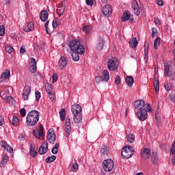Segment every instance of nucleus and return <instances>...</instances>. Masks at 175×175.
<instances>
[{
  "label": "nucleus",
  "mask_w": 175,
  "mask_h": 175,
  "mask_svg": "<svg viewBox=\"0 0 175 175\" xmlns=\"http://www.w3.org/2000/svg\"><path fill=\"white\" fill-rule=\"evenodd\" d=\"M39 121V111L36 110L31 111L26 118V122L29 126H33Z\"/></svg>",
  "instance_id": "obj_1"
},
{
  "label": "nucleus",
  "mask_w": 175,
  "mask_h": 175,
  "mask_svg": "<svg viewBox=\"0 0 175 175\" xmlns=\"http://www.w3.org/2000/svg\"><path fill=\"white\" fill-rule=\"evenodd\" d=\"M70 49L71 51L77 52L78 54L83 55L85 53V47L80 43V40H74L70 43Z\"/></svg>",
  "instance_id": "obj_2"
},
{
  "label": "nucleus",
  "mask_w": 175,
  "mask_h": 175,
  "mask_svg": "<svg viewBox=\"0 0 175 175\" xmlns=\"http://www.w3.org/2000/svg\"><path fill=\"white\" fill-rule=\"evenodd\" d=\"M152 109H151V105L149 103L146 104V109H139L137 112V116L139 121H146L148 117V113H151Z\"/></svg>",
  "instance_id": "obj_3"
},
{
  "label": "nucleus",
  "mask_w": 175,
  "mask_h": 175,
  "mask_svg": "<svg viewBox=\"0 0 175 175\" xmlns=\"http://www.w3.org/2000/svg\"><path fill=\"white\" fill-rule=\"evenodd\" d=\"M133 148L132 146H124L122 150V157H123V158H126V159H128L129 158H131V157H132V155H133Z\"/></svg>",
  "instance_id": "obj_4"
},
{
  "label": "nucleus",
  "mask_w": 175,
  "mask_h": 175,
  "mask_svg": "<svg viewBox=\"0 0 175 175\" xmlns=\"http://www.w3.org/2000/svg\"><path fill=\"white\" fill-rule=\"evenodd\" d=\"M109 70H117L118 69V60L116 57H111L107 62Z\"/></svg>",
  "instance_id": "obj_5"
},
{
  "label": "nucleus",
  "mask_w": 175,
  "mask_h": 175,
  "mask_svg": "<svg viewBox=\"0 0 175 175\" xmlns=\"http://www.w3.org/2000/svg\"><path fill=\"white\" fill-rule=\"evenodd\" d=\"M103 167L105 172H111L114 167V162L111 159L105 160L103 163Z\"/></svg>",
  "instance_id": "obj_6"
},
{
  "label": "nucleus",
  "mask_w": 175,
  "mask_h": 175,
  "mask_svg": "<svg viewBox=\"0 0 175 175\" xmlns=\"http://www.w3.org/2000/svg\"><path fill=\"white\" fill-rule=\"evenodd\" d=\"M44 128L43 127V125L40 124L39 129L37 131H35L33 132L34 135L37 139H42V140H44Z\"/></svg>",
  "instance_id": "obj_7"
},
{
  "label": "nucleus",
  "mask_w": 175,
  "mask_h": 175,
  "mask_svg": "<svg viewBox=\"0 0 175 175\" xmlns=\"http://www.w3.org/2000/svg\"><path fill=\"white\" fill-rule=\"evenodd\" d=\"M147 104L143 100H137L134 102V107L137 109V110H143V109H146Z\"/></svg>",
  "instance_id": "obj_8"
},
{
  "label": "nucleus",
  "mask_w": 175,
  "mask_h": 175,
  "mask_svg": "<svg viewBox=\"0 0 175 175\" xmlns=\"http://www.w3.org/2000/svg\"><path fill=\"white\" fill-rule=\"evenodd\" d=\"M65 132L66 137H69L70 136V133L72 132V124H70V119L66 118L65 123Z\"/></svg>",
  "instance_id": "obj_9"
},
{
  "label": "nucleus",
  "mask_w": 175,
  "mask_h": 175,
  "mask_svg": "<svg viewBox=\"0 0 175 175\" xmlns=\"http://www.w3.org/2000/svg\"><path fill=\"white\" fill-rule=\"evenodd\" d=\"M121 21L124 23L125 21H129V23H133V16L131 15L129 11H125L122 15Z\"/></svg>",
  "instance_id": "obj_10"
},
{
  "label": "nucleus",
  "mask_w": 175,
  "mask_h": 175,
  "mask_svg": "<svg viewBox=\"0 0 175 175\" xmlns=\"http://www.w3.org/2000/svg\"><path fill=\"white\" fill-rule=\"evenodd\" d=\"M131 8L133 10L134 14H135V16H139L140 7H139V3H137L136 0H133L131 1Z\"/></svg>",
  "instance_id": "obj_11"
},
{
  "label": "nucleus",
  "mask_w": 175,
  "mask_h": 175,
  "mask_svg": "<svg viewBox=\"0 0 175 175\" xmlns=\"http://www.w3.org/2000/svg\"><path fill=\"white\" fill-rule=\"evenodd\" d=\"M102 12L104 16L109 17V16L113 13L111 6L109 4L105 5L102 9Z\"/></svg>",
  "instance_id": "obj_12"
},
{
  "label": "nucleus",
  "mask_w": 175,
  "mask_h": 175,
  "mask_svg": "<svg viewBox=\"0 0 175 175\" xmlns=\"http://www.w3.org/2000/svg\"><path fill=\"white\" fill-rule=\"evenodd\" d=\"M141 156L143 159H148L151 157V151L148 148H142L141 150Z\"/></svg>",
  "instance_id": "obj_13"
},
{
  "label": "nucleus",
  "mask_w": 175,
  "mask_h": 175,
  "mask_svg": "<svg viewBox=\"0 0 175 175\" xmlns=\"http://www.w3.org/2000/svg\"><path fill=\"white\" fill-rule=\"evenodd\" d=\"M29 70L31 73L35 74L36 73V70H38V67H36V59L33 57L31 58V63L29 66Z\"/></svg>",
  "instance_id": "obj_14"
},
{
  "label": "nucleus",
  "mask_w": 175,
  "mask_h": 175,
  "mask_svg": "<svg viewBox=\"0 0 175 175\" xmlns=\"http://www.w3.org/2000/svg\"><path fill=\"white\" fill-rule=\"evenodd\" d=\"M47 150H49V144L47 142H44L42 143V146L38 149V152L40 155H44L46 152H47Z\"/></svg>",
  "instance_id": "obj_15"
},
{
  "label": "nucleus",
  "mask_w": 175,
  "mask_h": 175,
  "mask_svg": "<svg viewBox=\"0 0 175 175\" xmlns=\"http://www.w3.org/2000/svg\"><path fill=\"white\" fill-rule=\"evenodd\" d=\"M55 133H54V131L49 129L47 135V139L51 144H54L55 143Z\"/></svg>",
  "instance_id": "obj_16"
},
{
  "label": "nucleus",
  "mask_w": 175,
  "mask_h": 175,
  "mask_svg": "<svg viewBox=\"0 0 175 175\" xmlns=\"http://www.w3.org/2000/svg\"><path fill=\"white\" fill-rule=\"evenodd\" d=\"M66 65H68V61L66 60V57H62L58 62V66L59 69H61L62 70L65 69V68H66Z\"/></svg>",
  "instance_id": "obj_17"
},
{
  "label": "nucleus",
  "mask_w": 175,
  "mask_h": 175,
  "mask_svg": "<svg viewBox=\"0 0 175 175\" xmlns=\"http://www.w3.org/2000/svg\"><path fill=\"white\" fill-rule=\"evenodd\" d=\"M71 111H72V113L74 115L76 114H81V111H82V108H81V105H79V104H75L72 106L71 108Z\"/></svg>",
  "instance_id": "obj_18"
},
{
  "label": "nucleus",
  "mask_w": 175,
  "mask_h": 175,
  "mask_svg": "<svg viewBox=\"0 0 175 175\" xmlns=\"http://www.w3.org/2000/svg\"><path fill=\"white\" fill-rule=\"evenodd\" d=\"M35 25H33V23L29 22L23 26V31L25 32H31V31H33Z\"/></svg>",
  "instance_id": "obj_19"
},
{
  "label": "nucleus",
  "mask_w": 175,
  "mask_h": 175,
  "mask_svg": "<svg viewBox=\"0 0 175 175\" xmlns=\"http://www.w3.org/2000/svg\"><path fill=\"white\" fill-rule=\"evenodd\" d=\"M29 94H31V88L29 85L25 86L23 92V98L25 100H28Z\"/></svg>",
  "instance_id": "obj_20"
},
{
  "label": "nucleus",
  "mask_w": 175,
  "mask_h": 175,
  "mask_svg": "<svg viewBox=\"0 0 175 175\" xmlns=\"http://www.w3.org/2000/svg\"><path fill=\"white\" fill-rule=\"evenodd\" d=\"M0 146L4 148V150H6L8 152H13V148L12 146H9L8 143L5 141H1L0 142Z\"/></svg>",
  "instance_id": "obj_21"
},
{
  "label": "nucleus",
  "mask_w": 175,
  "mask_h": 175,
  "mask_svg": "<svg viewBox=\"0 0 175 175\" xmlns=\"http://www.w3.org/2000/svg\"><path fill=\"white\" fill-rule=\"evenodd\" d=\"M164 76L165 77H170V76H172L170 74V65L169 63L164 64Z\"/></svg>",
  "instance_id": "obj_22"
},
{
  "label": "nucleus",
  "mask_w": 175,
  "mask_h": 175,
  "mask_svg": "<svg viewBox=\"0 0 175 175\" xmlns=\"http://www.w3.org/2000/svg\"><path fill=\"white\" fill-rule=\"evenodd\" d=\"M10 77V71L9 70H6L1 76L0 81L3 83L6 79H9Z\"/></svg>",
  "instance_id": "obj_23"
},
{
  "label": "nucleus",
  "mask_w": 175,
  "mask_h": 175,
  "mask_svg": "<svg viewBox=\"0 0 175 175\" xmlns=\"http://www.w3.org/2000/svg\"><path fill=\"white\" fill-rule=\"evenodd\" d=\"M73 120L75 124H81L83 122V115L81 113L75 114L73 116Z\"/></svg>",
  "instance_id": "obj_24"
},
{
  "label": "nucleus",
  "mask_w": 175,
  "mask_h": 175,
  "mask_svg": "<svg viewBox=\"0 0 175 175\" xmlns=\"http://www.w3.org/2000/svg\"><path fill=\"white\" fill-rule=\"evenodd\" d=\"M40 18L41 21H43L44 23L45 21H47V19L49 18V14H47V11L46 10L41 11L40 14Z\"/></svg>",
  "instance_id": "obj_25"
},
{
  "label": "nucleus",
  "mask_w": 175,
  "mask_h": 175,
  "mask_svg": "<svg viewBox=\"0 0 175 175\" xmlns=\"http://www.w3.org/2000/svg\"><path fill=\"white\" fill-rule=\"evenodd\" d=\"M154 87L156 94H159V80L158 78H154Z\"/></svg>",
  "instance_id": "obj_26"
},
{
  "label": "nucleus",
  "mask_w": 175,
  "mask_h": 175,
  "mask_svg": "<svg viewBox=\"0 0 175 175\" xmlns=\"http://www.w3.org/2000/svg\"><path fill=\"white\" fill-rule=\"evenodd\" d=\"M100 154L102 157H105V155L109 154V147L106 146H103L100 149Z\"/></svg>",
  "instance_id": "obj_27"
},
{
  "label": "nucleus",
  "mask_w": 175,
  "mask_h": 175,
  "mask_svg": "<svg viewBox=\"0 0 175 175\" xmlns=\"http://www.w3.org/2000/svg\"><path fill=\"white\" fill-rule=\"evenodd\" d=\"M125 80H126V83L129 87H132V85H133V83H135L133 77L127 76L126 77Z\"/></svg>",
  "instance_id": "obj_28"
},
{
  "label": "nucleus",
  "mask_w": 175,
  "mask_h": 175,
  "mask_svg": "<svg viewBox=\"0 0 175 175\" xmlns=\"http://www.w3.org/2000/svg\"><path fill=\"white\" fill-rule=\"evenodd\" d=\"M65 13V6L64 5H60L57 8V14L58 16H62Z\"/></svg>",
  "instance_id": "obj_29"
},
{
  "label": "nucleus",
  "mask_w": 175,
  "mask_h": 175,
  "mask_svg": "<svg viewBox=\"0 0 175 175\" xmlns=\"http://www.w3.org/2000/svg\"><path fill=\"white\" fill-rule=\"evenodd\" d=\"M129 44L131 47H133L134 49H136L137 47V44L139 43L137 42V38H133L130 41H129Z\"/></svg>",
  "instance_id": "obj_30"
},
{
  "label": "nucleus",
  "mask_w": 175,
  "mask_h": 175,
  "mask_svg": "<svg viewBox=\"0 0 175 175\" xmlns=\"http://www.w3.org/2000/svg\"><path fill=\"white\" fill-rule=\"evenodd\" d=\"M103 80H105V81H109V80H110V75L107 70H105L103 72Z\"/></svg>",
  "instance_id": "obj_31"
},
{
  "label": "nucleus",
  "mask_w": 175,
  "mask_h": 175,
  "mask_svg": "<svg viewBox=\"0 0 175 175\" xmlns=\"http://www.w3.org/2000/svg\"><path fill=\"white\" fill-rule=\"evenodd\" d=\"M10 121H12V125H14V126H17L18 125V124L20 123V120L16 116H14L12 118V120H10Z\"/></svg>",
  "instance_id": "obj_32"
},
{
  "label": "nucleus",
  "mask_w": 175,
  "mask_h": 175,
  "mask_svg": "<svg viewBox=\"0 0 175 175\" xmlns=\"http://www.w3.org/2000/svg\"><path fill=\"white\" fill-rule=\"evenodd\" d=\"M98 44L97 45V49L100 51V50H103V47L105 46V41L103 40V38H100L98 40Z\"/></svg>",
  "instance_id": "obj_33"
},
{
  "label": "nucleus",
  "mask_w": 175,
  "mask_h": 175,
  "mask_svg": "<svg viewBox=\"0 0 175 175\" xmlns=\"http://www.w3.org/2000/svg\"><path fill=\"white\" fill-rule=\"evenodd\" d=\"M59 116L61 121H65V118H66V111H65V109H62L59 111Z\"/></svg>",
  "instance_id": "obj_34"
},
{
  "label": "nucleus",
  "mask_w": 175,
  "mask_h": 175,
  "mask_svg": "<svg viewBox=\"0 0 175 175\" xmlns=\"http://www.w3.org/2000/svg\"><path fill=\"white\" fill-rule=\"evenodd\" d=\"M92 31V25H85L83 27V32H85L88 35L91 33Z\"/></svg>",
  "instance_id": "obj_35"
},
{
  "label": "nucleus",
  "mask_w": 175,
  "mask_h": 175,
  "mask_svg": "<svg viewBox=\"0 0 175 175\" xmlns=\"http://www.w3.org/2000/svg\"><path fill=\"white\" fill-rule=\"evenodd\" d=\"M79 54L80 53H79L78 52H73L71 54V57L74 61L77 62L80 59V56L79 55Z\"/></svg>",
  "instance_id": "obj_36"
},
{
  "label": "nucleus",
  "mask_w": 175,
  "mask_h": 175,
  "mask_svg": "<svg viewBox=\"0 0 175 175\" xmlns=\"http://www.w3.org/2000/svg\"><path fill=\"white\" fill-rule=\"evenodd\" d=\"M160 45H161V38H157L154 40V49L155 50H157V49H158V47H159Z\"/></svg>",
  "instance_id": "obj_37"
},
{
  "label": "nucleus",
  "mask_w": 175,
  "mask_h": 175,
  "mask_svg": "<svg viewBox=\"0 0 175 175\" xmlns=\"http://www.w3.org/2000/svg\"><path fill=\"white\" fill-rule=\"evenodd\" d=\"M55 159H57V157L55 155H53L51 157H48L45 161H46V163H51V162H54V161H55Z\"/></svg>",
  "instance_id": "obj_38"
},
{
  "label": "nucleus",
  "mask_w": 175,
  "mask_h": 175,
  "mask_svg": "<svg viewBox=\"0 0 175 175\" xmlns=\"http://www.w3.org/2000/svg\"><path fill=\"white\" fill-rule=\"evenodd\" d=\"M127 142L131 144L133 143V142H135V135L133 134H129L127 135Z\"/></svg>",
  "instance_id": "obj_39"
},
{
  "label": "nucleus",
  "mask_w": 175,
  "mask_h": 175,
  "mask_svg": "<svg viewBox=\"0 0 175 175\" xmlns=\"http://www.w3.org/2000/svg\"><path fill=\"white\" fill-rule=\"evenodd\" d=\"M59 24H61V21H59V19L57 18V19L53 20L52 23L53 28L54 29L57 28V27H58Z\"/></svg>",
  "instance_id": "obj_40"
},
{
  "label": "nucleus",
  "mask_w": 175,
  "mask_h": 175,
  "mask_svg": "<svg viewBox=\"0 0 175 175\" xmlns=\"http://www.w3.org/2000/svg\"><path fill=\"white\" fill-rule=\"evenodd\" d=\"M30 154L31 157H36L38 155V152L35 150V147H33L32 145L30 146Z\"/></svg>",
  "instance_id": "obj_41"
},
{
  "label": "nucleus",
  "mask_w": 175,
  "mask_h": 175,
  "mask_svg": "<svg viewBox=\"0 0 175 175\" xmlns=\"http://www.w3.org/2000/svg\"><path fill=\"white\" fill-rule=\"evenodd\" d=\"M45 90L47 92V94H51L53 92V88L51 87V85L46 83L45 85Z\"/></svg>",
  "instance_id": "obj_42"
},
{
  "label": "nucleus",
  "mask_w": 175,
  "mask_h": 175,
  "mask_svg": "<svg viewBox=\"0 0 175 175\" xmlns=\"http://www.w3.org/2000/svg\"><path fill=\"white\" fill-rule=\"evenodd\" d=\"M5 51L9 54H12L13 53V46L10 44L5 45Z\"/></svg>",
  "instance_id": "obj_43"
},
{
  "label": "nucleus",
  "mask_w": 175,
  "mask_h": 175,
  "mask_svg": "<svg viewBox=\"0 0 175 175\" xmlns=\"http://www.w3.org/2000/svg\"><path fill=\"white\" fill-rule=\"evenodd\" d=\"M151 161L153 163H156V162H158V156L155 153H152L151 155Z\"/></svg>",
  "instance_id": "obj_44"
},
{
  "label": "nucleus",
  "mask_w": 175,
  "mask_h": 175,
  "mask_svg": "<svg viewBox=\"0 0 175 175\" xmlns=\"http://www.w3.org/2000/svg\"><path fill=\"white\" fill-rule=\"evenodd\" d=\"M71 170H72V172H77V170H79V164L76 162L74 163L72 165Z\"/></svg>",
  "instance_id": "obj_45"
},
{
  "label": "nucleus",
  "mask_w": 175,
  "mask_h": 175,
  "mask_svg": "<svg viewBox=\"0 0 175 175\" xmlns=\"http://www.w3.org/2000/svg\"><path fill=\"white\" fill-rule=\"evenodd\" d=\"M164 87H165L166 91H172L173 90V86L172 85V84L168 83H165L164 85Z\"/></svg>",
  "instance_id": "obj_46"
},
{
  "label": "nucleus",
  "mask_w": 175,
  "mask_h": 175,
  "mask_svg": "<svg viewBox=\"0 0 175 175\" xmlns=\"http://www.w3.org/2000/svg\"><path fill=\"white\" fill-rule=\"evenodd\" d=\"M8 161H9V157L8 156H3V159L1 160L2 165H5V163H8Z\"/></svg>",
  "instance_id": "obj_47"
},
{
  "label": "nucleus",
  "mask_w": 175,
  "mask_h": 175,
  "mask_svg": "<svg viewBox=\"0 0 175 175\" xmlns=\"http://www.w3.org/2000/svg\"><path fill=\"white\" fill-rule=\"evenodd\" d=\"M115 84H116V85H118V84H121V77H120V76L116 75L115 77Z\"/></svg>",
  "instance_id": "obj_48"
},
{
  "label": "nucleus",
  "mask_w": 175,
  "mask_h": 175,
  "mask_svg": "<svg viewBox=\"0 0 175 175\" xmlns=\"http://www.w3.org/2000/svg\"><path fill=\"white\" fill-rule=\"evenodd\" d=\"M7 101L8 103H10V105H13V103H14V98H13L12 96H7Z\"/></svg>",
  "instance_id": "obj_49"
},
{
  "label": "nucleus",
  "mask_w": 175,
  "mask_h": 175,
  "mask_svg": "<svg viewBox=\"0 0 175 175\" xmlns=\"http://www.w3.org/2000/svg\"><path fill=\"white\" fill-rule=\"evenodd\" d=\"M49 97L50 98V100L52 102H55V94H53V92L48 94Z\"/></svg>",
  "instance_id": "obj_50"
},
{
  "label": "nucleus",
  "mask_w": 175,
  "mask_h": 175,
  "mask_svg": "<svg viewBox=\"0 0 175 175\" xmlns=\"http://www.w3.org/2000/svg\"><path fill=\"white\" fill-rule=\"evenodd\" d=\"M5 35V26L3 25H0V36Z\"/></svg>",
  "instance_id": "obj_51"
},
{
  "label": "nucleus",
  "mask_w": 175,
  "mask_h": 175,
  "mask_svg": "<svg viewBox=\"0 0 175 175\" xmlns=\"http://www.w3.org/2000/svg\"><path fill=\"white\" fill-rule=\"evenodd\" d=\"M148 42H145L144 44V54L145 55H147L148 54Z\"/></svg>",
  "instance_id": "obj_52"
},
{
  "label": "nucleus",
  "mask_w": 175,
  "mask_h": 175,
  "mask_svg": "<svg viewBox=\"0 0 175 175\" xmlns=\"http://www.w3.org/2000/svg\"><path fill=\"white\" fill-rule=\"evenodd\" d=\"M103 80V77L100 76H97L95 77V81L97 84H99V83Z\"/></svg>",
  "instance_id": "obj_53"
},
{
  "label": "nucleus",
  "mask_w": 175,
  "mask_h": 175,
  "mask_svg": "<svg viewBox=\"0 0 175 175\" xmlns=\"http://www.w3.org/2000/svg\"><path fill=\"white\" fill-rule=\"evenodd\" d=\"M35 95L37 102H39V99H40V92L39 91H36Z\"/></svg>",
  "instance_id": "obj_54"
},
{
  "label": "nucleus",
  "mask_w": 175,
  "mask_h": 175,
  "mask_svg": "<svg viewBox=\"0 0 175 175\" xmlns=\"http://www.w3.org/2000/svg\"><path fill=\"white\" fill-rule=\"evenodd\" d=\"M52 79H53V83H55L58 80V75L53 74Z\"/></svg>",
  "instance_id": "obj_55"
},
{
  "label": "nucleus",
  "mask_w": 175,
  "mask_h": 175,
  "mask_svg": "<svg viewBox=\"0 0 175 175\" xmlns=\"http://www.w3.org/2000/svg\"><path fill=\"white\" fill-rule=\"evenodd\" d=\"M21 116V117H25V114H27V111H25V109H21L20 110Z\"/></svg>",
  "instance_id": "obj_56"
},
{
  "label": "nucleus",
  "mask_w": 175,
  "mask_h": 175,
  "mask_svg": "<svg viewBox=\"0 0 175 175\" xmlns=\"http://www.w3.org/2000/svg\"><path fill=\"white\" fill-rule=\"evenodd\" d=\"M171 154H172V155H175V142H174L172 144V148H171Z\"/></svg>",
  "instance_id": "obj_57"
},
{
  "label": "nucleus",
  "mask_w": 175,
  "mask_h": 175,
  "mask_svg": "<svg viewBox=\"0 0 175 175\" xmlns=\"http://www.w3.org/2000/svg\"><path fill=\"white\" fill-rule=\"evenodd\" d=\"M154 24H156V25H161V21L159 20V18H154Z\"/></svg>",
  "instance_id": "obj_58"
},
{
  "label": "nucleus",
  "mask_w": 175,
  "mask_h": 175,
  "mask_svg": "<svg viewBox=\"0 0 175 175\" xmlns=\"http://www.w3.org/2000/svg\"><path fill=\"white\" fill-rule=\"evenodd\" d=\"M170 99V100H172V102H175V94H170L169 95Z\"/></svg>",
  "instance_id": "obj_59"
},
{
  "label": "nucleus",
  "mask_w": 175,
  "mask_h": 175,
  "mask_svg": "<svg viewBox=\"0 0 175 175\" xmlns=\"http://www.w3.org/2000/svg\"><path fill=\"white\" fill-rule=\"evenodd\" d=\"M86 5L92 6V5H94V1L92 0H86Z\"/></svg>",
  "instance_id": "obj_60"
},
{
  "label": "nucleus",
  "mask_w": 175,
  "mask_h": 175,
  "mask_svg": "<svg viewBox=\"0 0 175 175\" xmlns=\"http://www.w3.org/2000/svg\"><path fill=\"white\" fill-rule=\"evenodd\" d=\"M155 33H157V29L152 28V38L155 37Z\"/></svg>",
  "instance_id": "obj_61"
},
{
  "label": "nucleus",
  "mask_w": 175,
  "mask_h": 175,
  "mask_svg": "<svg viewBox=\"0 0 175 175\" xmlns=\"http://www.w3.org/2000/svg\"><path fill=\"white\" fill-rule=\"evenodd\" d=\"M25 46H22L21 47V54H24L25 53Z\"/></svg>",
  "instance_id": "obj_62"
},
{
  "label": "nucleus",
  "mask_w": 175,
  "mask_h": 175,
  "mask_svg": "<svg viewBox=\"0 0 175 175\" xmlns=\"http://www.w3.org/2000/svg\"><path fill=\"white\" fill-rule=\"evenodd\" d=\"M52 154H58V148H53L51 150Z\"/></svg>",
  "instance_id": "obj_63"
},
{
  "label": "nucleus",
  "mask_w": 175,
  "mask_h": 175,
  "mask_svg": "<svg viewBox=\"0 0 175 175\" xmlns=\"http://www.w3.org/2000/svg\"><path fill=\"white\" fill-rule=\"evenodd\" d=\"M157 5H159V6H163V1L157 0Z\"/></svg>",
  "instance_id": "obj_64"
}]
</instances>
